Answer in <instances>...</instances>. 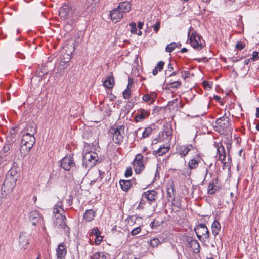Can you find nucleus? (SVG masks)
<instances>
[{
	"mask_svg": "<svg viewBox=\"0 0 259 259\" xmlns=\"http://www.w3.org/2000/svg\"><path fill=\"white\" fill-rule=\"evenodd\" d=\"M74 12L71 8L68 5L62 6L59 12V15L64 20L67 19V24L72 25L73 21L77 19V15H74Z\"/></svg>",
	"mask_w": 259,
	"mask_h": 259,
	"instance_id": "f257e3e1",
	"label": "nucleus"
},
{
	"mask_svg": "<svg viewBox=\"0 0 259 259\" xmlns=\"http://www.w3.org/2000/svg\"><path fill=\"white\" fill-rule=\"evenodd\" d=\"M15 174H16V173L12 169L9 171L6 174L2 187L4 191H11L14 187L17 181V178Z\"/></svg>",
	"mask_w": 259,
	"mask_h": 259,
	"instance_id": "f03ea898",
	"label": "nucleus"
},
{
	"mask_svg": "<svg viewBox=\"0 0 259 259\" xmlns=\"http://www.w3.org/2000/svg\"><path fill=\"white\" fill-rule=\"evenodd\" d=\"M98 160V154L95 152L89 151L82 157V165L85 168H91L96 164Z\"/></svg>",
	"mask_w": 259,
	"mask_h": 259,
	"instance_id": "7ed1b4c3",
	"label": "nucleus"
},
{
	"mask_svg": "<svg viewBox=\"0 0 259 259\" xmlns=\"http://www.w3.org/2000/svg\"><path fill=\"white\" fill-rule=\"evenodd\" d=\"M35 142V139L33 136L26 133L23 135L21 140L20 152L22 153L24 152L25 154H26V153H28L30 151Z\"/></svg>",
	"mask_w": 259,
	"mask_h": 259,
	"instance_id": "20e7f679",
	"label": "nucleus"
},
{
	"mask_svg": "<svg viewBox=\"0 0 259 259\" xmlns=\"http://www.w3.org/2000/svg\"><path fill=\"white\" fill-rule=\"evenodd\" d=\"M54 227L57 229H62L66 234L69 233V228L66 223L65 215L62 214H55L53 218Z\"/></svg>",
	"mask_w": 259,
	"mask_h": 259,
	"instance_id": "39448f33",
	"label": "nucleus"
},
{
	"mask_svg": "<svg viewBox=\"0 0 259 259\" xmlns=\"http://www.w3.org/2000/svg\"><path fill=\"white\" fill-rule=\"evenodd\" d=\"M194 231L196 233L197 238L201 242H205L209 238V231L204 224H199L197 225Z\"/></svg>",
	"mask_w": 259,
	"mask_h": 259,
	"instance_id": "423d86ee",
	"label": "nucleus"
},
{
	"mask_svg": "<svg viewBox=\"0 0 259 259\" xmlns=\"http://www.w3.org/2000/svg\"><path fill=\"white\" fill-rule=\"evenodd\" d=\"M110 132L113 135V140L116 144H119L122 142L124 134L123 125L114 126L111 127Z\"/></svg>",
	"mask_w": 259,
	"mask_h": 259,
	"instance_id": "0eeeda50",
	"label": "nucleus"
},
{
	"mask_svg": "<svg viewBox=\"0 0 259 259\" xmlns=\"http://www.w3.org/2000/svg\"><path fill=\"white\" fill-rule=\"evenodd\" d=\"M194 30L192 27H191L188 33V37H189L191 46L193 48L197 50H201L203 48V45L199 41H200L201 36L198 35L196 31H194L190 34V31Z\"/></svg>",
	"mask_w": 259,
	"mask_h": 259,
	"instance_id": "6e6552de",
	"label": "nucleus"
},
{
	"mask_svg": "<svg viewBox=\"0 0 259 259\" xmlns=\"http://www.w3.org/2000/svg\"><path fill=\"white\" fill-rule=\"evenodd\" d=\"M172 130L171 125L167 123L164 125L163 131L159 133L158 139L159 141H169L171 140Z\"/></svg>",
	"mask_w": 259,
	"mask_h": 259,
	"instance_id": "1a4fd4ad",
	"label": "nucleus"
},
{
	"mask_svg": "<svg viewBox=\"0 0 259 259\" xmlns=\"http://www.w3.org/2000/svg\"><path fill=\"white\" fill-rule=\"evenodd\" d=\"M75 165L73 158L70 155L66 156L61 160V167L66 171L70 170Z\"/></svg>",
	"mask_w": 259,
	"mask_h": 259,
	"instance_id": "9d476101",
	"label": "nucleus"
},
{
	"mask_svg": "<svg viewBox=\"0 0 259 259\" xmlns=\"http://www.w3.org/2000/svg\"><path fill=\"white\" fill-rule=\"evenodd\" d=\"M230 119L228 117L223 116L216 120V124L219 127L220 131L226 132L229 131L230 125Z\"/></svg>",
	"mask_w": 259,
	"mask_h": 259,
	"instance_id": "9b49d317",
	"label": "nucleus"
},
{
	"mask_svg": "<svg viewBox=\"0 0 259 259\" xmlns=\"http://www.w3.org/2000/svg\"><path fill=\"white\" fill-rule=\"evenodd\" d=\"M214 146L217 149V154L219 156V159L222 162H223L226 157V152L225 147L222 145L221 143L214 142Z\"/></svg>",
	"mask_w": 259,
	"mask_h": 259,
	"instance_id": "f8f14e48",
	"label": "nucleus"
},
{
	"mask_svg": "<svg viewBox=\"0 0 259 259\" xmlns=\"http://www.w3.org/2000/svg\"><path fill=\"white\" fill-rule=\"evenodd\" d=\"M91 5H92V3L90 1V0H86L85 4H82L79 6L77 11L78 14H76L77 16L79 15L81 17L86 16L89 13L88 9L89 8Z\"/></svg>",
	"mask_w": 259,
	"mask_h": 259,
	"instance_id": "ddd939ff",
	"label": "nucleus"
},
{
	"mask_svg": "<svg viewBox=\"0 0 259 259\" xmlns=\"http://www.w3.org/2000/svg\"><path fill=\"white\" fill-rule=\"evenodd\" d=\"M157 192L154 190H148L142 194V197L146 199L149 202L151 203L156 201L158 197Z\"/></svg>",
	"mask_w": 259,
	"mask_h": 259,
	"instance_id": "4468645a",
	"label": "nucleus"
},
{
	"mask_svg": "<svg viewBox=\"0 0 259 259\" xmlns=\"http://www.w3.org/2000/svg\"><path fill=\"white\" fill-rule=\"evenodd\" d=\"M111 19L114 23H117L123 17L122 13L117 8H115L110 13Z\"/></svg>",
	"mask_w": 259,
	"mask_h": 259,
	"instance_id": "2eb2a0df",
	"label": "nucleus"
},
{
	"mask_svg": "<svg viewBox=\"0 0 259 259\" xmlns=\"http://www.w3.org/2000/svg\"><path fill=\"white\" fill-rule=\"evenodd\" d=\"M149 115V111L141 108L138 110V113L136 116L135 120L137 122L143 121L145 119L148 117Z\"/></svg>",
	"mask_w": 259,
	"mask_h": 259,
	"instance_id": "dca6fc26",
	"label": "nucleus"
},
{
	"mask_svg": "<svg viewBox=\"0 0 259 259\" xmlns=\"http://www.w3.org/2000/svg\"><path fill=\"white\" fill-rule=\"evenodd\" d=\"M57 259H63L64 258L66 253L67 250L65 246L63 243L59 244L56 249Z\"/></svg>",
	"mask_w": 259,
	"mask_h": 259,
	"instance_id": "f3484780",
	"label": "nucleus"
},
{
	"mask_svg": "<svg viewBox=\"0 0 259 259\" xmlns=\"http://www.w3.org/2000/svg\"><path fill=\"white\" fill-rule=\"evenodd\" d=\"M132 182L136 184V180H121L119 181V184L122 190L127 192L131 188Z\"/></svg>",
	"mask_w": 259,
	"mask_h": 259,
	"instance_id": "a211bd4d",
	"label": "nucleus"
},
{
	"mask_svg": "<svg viewBox=\"0 0 259 259\" xmlns=\"http://www.w3.org/2000/svg\"><path fill=\"white\" fill-rule=\"evenodd\" d=\"M30 235L27 233L22 232L19 236V243L22 247L26 248L29 244Z\"/></svg>",
	"mask_w": 259,
	"mask_h": 259,
	"instance_id": "6ab92c4d",
	"label": "nucleus"
},
{
	"mask_svg": "<svg viewBox=\"0 0 259 259\" xmlns=\"http://www.w3.org/2000/svg\"><path fill=\"white\" fill-rule=\"evenodd\" d=\"M202 160L199 154H197L194 158L190 160L188 163V167L190 169H196L198 166V164L200 163L201 160Z\"/></svg>",
	"mask_w": 259,
	"mask_h": 259,
	"instance_id": "aec40b11",
	"label": "nucleus"
},
{
	"mask_svg": "<svg viewBox=\"0 0 259 259\" xmlns=\"http://www.w3.org/2000/svg\"><path fill=\"white\" fill-rule=\"evenodd\" d=\"M187 242L189 246L194 249V252L198 253L199 252L200 245L197 240L193 239L192 237H187Z\"/></svg>",
	"mask_w": 259,
	"mask_h": 259,
	"instance_id": "412c9836",
	"label": "nucleus"
},
{
	"mask_svg": "<svg viewBox=\"0 0 259 259\" xmlns=\"http://www.w3.org/2000/svg\"><path fill=\"white\" fill-rule=\"evenodd\" d=\"M41 219L40 214L37 211H32L30 213V220L33 225H36Z\"/></svg>",
	"mask_w": 259,
	"mask_h": 259,
	"instance_id": "4be33fe9",
	"label": "nucleus"
},
{
	"mask_svg": "<svg viewBox=\"0 0 259 259\" xmlns=\"http://www.w3.org/2000/svg\"><path fill=\"white\" fill-rule=\"evenodd\" d=\"M117 8L122 12V13H126L129 12L131 9V5L129 2L125 1L123 2H121Z\"/></svg>",
	"mask_w": 259,
	"mask_h": 259,
	"instance_id": "5701e85b",
	"label": "nucleus"
},
{
	"mask_svg": "<svg viewBox=\"0 0 259 259\" xmlns=\"http://www.w3.org/2000/svg\"><path fill=\"white\" fill-rule=\"evenodd\" d=\"M192 149L193 147L192 145L181 146L178 150V153L182 156H185Z\"/></svg>",
	"mask_w": 259,
	"mask_h": 259,
	"instance_id": "b1692460",
	"label": "nucleus"
},
{
	"mask_svg": "<svg viewBox=\"0 0 259 259\" xmlns=\"http://www.w3.org/2000/svg\"><path fill=\"white\" fill-rule=\"evenodd\" d=\"M133 166L135 172L140 174L145 168L143 162H133Z\"/></svg>",
	"mask_w": 259,
	"mask_h": 259,
	"instance_id": "393cba45",
	"label": "nucleus"
},
{
	"mask_svg": "<svg viewBox=\"0 0 259 259\" xmlns=\"http://www.w3.org/2000/svg\"><path fill=\"white\" fill-rule=\"evenodd\" d=\"M221 228V225L220 223L217 220H214L212 224L211 229L212 233L214 236L218 234Z\"/></svg>",
	"mask_w": 259,
	"mask_h": 259,
	"instance_id": "a878e982",
	"label": "nucleus"
},
{
	"mask_svg": "<svg viewBox=\"0 0 259 259\" xmlns=\"http://www.w3.org/2000/svg\"><path fill=\"white\" fill-rule=\"evenodd\" d=\"M114 84V80L112 75L109 76L104 82V85L108 89L112 88Z\"/></svg>",
	"mask_w": 259,
	"mask_h": 259,
	"instance_id": "bb28decb",
	"label": "nucleus"
},
{
	"mask_svg": "<svg viewBox=\"0 0 259 259\" xmlns=\"http://www.w3.org/2000/svg\"><path fill=\"white\" fill-rule=\"evenodd\" d=\"M83 217L87 221H91L95 217V212L91 209L87 210L84 213Z\"/></svg>",
	"mask_w": 259,
	"mask_h": 259,
	"instance_id": "cd10ccee",
	"label": "nucleus"
},
{
	"mask_svg": "<svg viewBox=\"0 0 259 259\" xmlns=\"http://www.w3.org/2000/svg\"><path fill=\"white\" fill-rule=\"evenodd\" d=\"M36 125L34 123H29L27 126V131L28 132L26 133L29 135L33 136L36 131Z\"/></svg>",
	"mask_w": 259,
	"mask_h": 259,
	"instance_id": "c85d7f7f",
	"label": "nucleus"
},
{
	"mask_svg": "<svg viewBox=\"0 0 259 259\" xmlns=\"http://www.w3.org/2000/svg\"><path fill=\"white\" fill-rule=\"evenodd\" d=\"M135 105V100L133 99H131L124 106V114L126 115L129 113L130 110L133 108Z\"/></svg>",
	"mask_w": 259,
	"mask_h": 259,
	"instance_id": "c756f323",
	"label": "nucleus"
},
{
	"mask_svg": "<svg viewBox=\"0 0 259 259\" xmlns=\"http://www.w3.org/2000/svg\"><path fill=\"white\" fill-rule=\"evenodd\" d=\"M169 150V148L167 147H160L157 150L154 151L153 154L155 155L162 156L167 153Z\"/></svg>",
	"mask_w": 259,
	"mask_h": 259,
	"instance_id": "7c9ffc66",
	"label": "nucleus"
},
{
	"mask_svg": "<svg viewBox=\"0 0 259 259\" xmlns=\"http://www.w3.org/2000/svg\"><path fill=\"white\" fill-rule=\"evenodd\" d=\"M181 85V82L180 81H176L172 82H171V81H169L166 85V89H177L179 88Z\"/></svg>",
	"mask_w": 259,
	"mask_h": 259,
	"instance_id": "2f4dec72",
	"label": "nucleus"
},
{
	"mask_svg": "<svg viewBox=\"0 0 259 259\" xmlns=\"http://www.w3.org/2000/svg\"><path fill=\"white\" fill-rule=\"evenodd\" d=\"M217 190L218 187L214 185V181L209 183L207 188V192L209 194H213Z\"/></svg>",
	"mask_w": 259,
	"mask_h": 259,
	"instance_id": "473e14b6",
	"label": "nucleus"
},
{
	"mask_svg": "<svg viewBox=\"0 0 259 259\" xmlns=\"http://www.w3.org/2000/svg\"><path fill=\"white\" fill-rule=\"evenodd\" d=\"M60 211L64 212V210L61 207V203L59 202L55 205L53 210V213L54 214V215L62 214V212H60Z\"/></svg>",
	"mask_w": 259,
	"mask_h": 259,
	"instance_id": "72a5a7b5",
	"label": "nucleus"
},
{
	"mask_svg": "<svg viewBox=\"0 0 259 259\" xmlns=\"http://www.w3.org/2000/svg\"><path fill=\"white\" fill-rule=\"evenodd\" d=\"M91 259H106V256L104 252H98L92 255Z\"/></svg>",
	"mask_w": 259,
	"mask_h": 259,
	"instance_id": "f704fd0d",
	"label": "nucleus"
},
{
	"mask_svg": "<svg viewBox=\"0 0 259 259\" xmlns=\"http://www.w3.org/2000/svg\"><path fill=\"white\" fill-rule=\"evenodd\" d=\"M60 59L61 63H63L64 64L68 63L71 59L70 55L68 53H64L62 54L60 56Z\"/></svg>",
	"mask_w": 259,
	"mask_h": 259,
	"instance_id": "c9c22d12",
	"label": "nucleus"
},
{
	"mask_svg": "<svg viewBox=\"0 0 259 259\" xmlns=\"http://www.w3.org/2000/svg\"><path fill=\"white\" fill-rule=\"evenodd\" d=\"M142 99L145 102L149 101V104H152L155 101V99L153 98H151L150 96L148 94L144 95Z\"/></svg>",
	"mask_w": 259,
	"mask_h": 259,
	"instance_id": "e433bc0d",
	"label": "nucleus"
},
{
	"mask_svg": "<svg viewBox=\"0 0 259 259\" xmlns=\"http://www.w3.org/2000/svg\"><path fill=\"white\" fill-rule=\"evenodd\" d=\"M177 45L176 44L175 42L170 43L167 45L165 48V51L167 52H172L176 48Z\"/></svg>",
	"mask_w": 259,
	"mask_h": 259,
	"instance_id": "4c0bfd02",
	"label": "nucleus"
},
{
	"mask_svg": "<svg viewBox=\"0 0 259 259\" xmlns=\"http://www.w3.org/2000/svg\"><path fill=\"white\" fill-rule=\"evenodd\" d=\"M152 132V129L151 127H146L142 134V138H145L148 137L150 135H151Z\"/></svg>",
	"mask_w": 259,
	"mask_h": 259,
	"instance_id": "58836bf2",
	"label": "nucleus"
},
{
	"mask_svg": "<svg viewBox=\"0 0 259 259\" xmlns=\"http://www.w3.org/2000/svg\"><path fill=\"white\" fill-rule=\"evenodd\" d=\"M128 84L127 88L123 92V97L124 99H128L131 96V90Z\"/></svg>",
	"mask_w": 259,
	"mask_h": 259,
	"instance_id": "ea45409f",
	"label": "nucleus"
},
{
	"mask_svg": "<svg viewBox=\"0 0 259 259\" xmlns=\"http://www.w3.org/2000/svg\"><path fill=\"white\" fill-rule=\"evenodd\" d=\"M164 65V62L163 61H160L157 64L155 68H156V69H158L159 71H161L163 69Z\"/></svg>",
	"mask_w": 259,
	"mask_h": 259,
	"instance_id": "a19ab883",
	"label": "nucleus"
},
{
	"mask_svg": "<svg viewBox=\"0 0 259 259\" xmlns=\"http://www.w3.org/2000/svg\"><path fill=\"white\" fill-rule=\"evenodd\" d=\"M130 26L131 27V32L132 33L136 34L137 33V29L136 27V24L134 22H132L130 24Z\"/></svg>",
	"mask_w": 259,
	"mask_h": 259,
	"instance_id": "79ce46f5",
	"label": "nucleus"
},
{
	"mask_svg": "<svg viewBox=\"0 0 259 259\" xmlns=\"http://www.w3.org/2000/svg\"><path fill=\"white\" fill-rule=\"evenodd\" d=\"M159 243V240L155 238H153L150 242L151 245L153 247H156L158 246Z\"/></svg>",
	"mask_w": 259,
	"mask_h": 259,
	"instance_id": "37998d69",
	"label": "nucleus"
},
{
	"mask_svg": "<svg viewBox=\"0 0 259 259\" xmlns=\"http://www.w3.org/2000/svg\"><path fill=\"white\" fill-rule=\"evenodd\" d=\"M181 76L182 77L186 80V79L189 77V75L190 74V71H181Z\"/></svg>",
	"mask_w": 259,
	"mask_h": 259,
	"instance_id": "c03bdc74",
	"label": "nucleus"
},
{
	"mask_svg": "<svg viewBox=\"0 0 259 259\" xmlns=\"http://www.w3.org/2000/svg\"><path fill=\"white\" fill-rule=\"evenodd\" d=\"M133 162H143V156L140 154H137Z\"/></svg>",
	"mask_w": 259,
	"mask_h": 259,
	"instance_id": "a18cd8bd",
	"label": "nucleus"
},
{
	"mask_svg": "<svg viewBox=\"0 0 259 259\" xmlns=\"http://www.w3.org/2000/svg\"><path fill=\"white\" fill-rule=\"evenodd\" d=\"M10 147V144H5L4 145V146L3 147V148L2 149V150L0 151V152L4 153V154H6L9 151Z\"/></svg>",
	"mask_w": 259,
	"mask_h": 259,
	"instance_id": "49530a36",
	"label": "nucleus"
},
{
	"mask_svg": "<svg viewBox=\"0 0 259 259\" xmlns=\"http://www.w3.org/2000/svg\"><path fill=\"white\" fill-rule=\"evenodd\" d=\"M259 53L257 51H253L252 53V57L250 58L251 60L255 61L259 59Z\"/></svg>",
	"mask_w": 259,
	"mask_h": 259,
	"instance_id": "de8ad7c7",
	"label": "nucleus"
},
{
	"mask_svg": "<svg viewBox=\"0 0 259 259\" xmlns=\"http://www.w3.org/2000/svg\"><path fill=\"white\" fill-rule=\"evenodd\" d=\"M141 231V228L140 227H136V228L133 229L131 231V234L133 236L136 235L138 234Z\"/></svg>",
	"mask_w": 259,
	"mask_h": 259,
	"instance_id": "09e8293b",
	"label": "nucleus"
},
{
	"mask_svg": "<svg viewBox=\"0 0 259 259\" xmlns=\"http://www.w3.org/2000/svg\"><path fill=\"white\" fill-rule=\"evenodd\" d=\"M132 175V169L131 167H128L124 174L126 177H129Z\"/></svg>",
	"mask_w": 259,
	"mask_h": 259,
	"instance_id": "8fccbe9b",
	"label": "nucleus"
},
{
	"mask_svg": "<svg viewBox=\"0 0 259 259\" xmlns=\"http://www.w3.org/2000/svg\"><path fill=\"white\" fill-rule=\"evenodd\" d=\"M92 234L94 235L95 237L100 235V231L98 228H93L92 230Z\"/></svg>",
	"mask_w": 259,
	"mask_h": 259,
	"instance_id": "3c124183",
	"label": "nucleus"
},
{
	"mask_svg": "<svg viewBox=\"0 0 259 259\" xmlns=\"http://www.w3.org/2000/svg\"><path fill=\"white\" fill-rule=\"evenodd\" d=\"M153 27L154 30L155 31V32L157 33L160 27V21L157 22L156 23L153 25Z\"/></svg>",
	"mask_w": 259,
	"mask_h": 259,
	"instance_id": "603ef678",
	"label": "nucleus"
},
{
	"mask_svg": "<svg viewBox=\"0 0 259 259\" xmlns=\"http://www.w3.org/2000/svg\"><path fill=\"white\" fill-rule=\"evenodd\" d=\"M7 156V154H4L0 152V163H2V162L6 160V158Z\"/></svg>",
	"mask_w": 259,
	"mask_h": 259,
	"instance_id": "864d4df0",
	"label": "nucleus"
},
{
	"mask_svg": "<svg viewBox=\"0 0 259 259\" xmlns=\"http://www.w3.org/2000/svg\"><path fill=\"white\" fill-rule=\"evenodd\" d=\"M244 47L245 45L242 43L241 42H238L236 45V48L239 50H241Z\"/></svg>",
	"mask_w": 259,
	"mask_h": 259,
	"instance_id": "5fc2aeb1",
	"label": "nucleus"
},
{
	"mask_svg": "<svg viewBox=\"0 0 259 259\" xmlns=\"http://www.w3.org/2000/svg\"><path fill=\"white\" fill-rule=\"evenodd\" d=\"M103 239L101 235L98 236L96 237L95 239V243L96 244H100L101 242H102Z\"/></svg>",
	"mask_w": 259,
	"mask_h": 259,
	"instance_id": "6e6d98bb",
	"label": "nucleus"
},
{
	"mask_svg": "<svg viewBox=\"0 0 259 259\" xmlns=\"http://www.w3.org/2000/svg\"><path fill=\"white\" fill-rule=\"evenodd\" d=\"M16 57L21 59H24L25 58V55L19 52H17L16 54Z\"/></svg>",
	"mask_w": 259,
	"mask_h": 259,
	"instance_id": "4d7b16f0",
	"label": "nucleus"
},
{
	"mask_svg": "<svg viewBox=\"0 0 259 259\" xmlns=\"http://www.w3.org/2000/svg\"><path fill=\"white\" fill-rule=\"evenodd\" d=\"M225 144L226 145V148L228 153V155H229L230 150L231 148V144L229 141H228L226 143H225Z\"/></svg>",
	"mask_w": 259,
	"mask_h": 259,
	"instance_id": "13d9d810",
	"label": "nucleus"
},
{
	"mask_svg": "<svg viewBox=\"0 0 259 259\" xmlns=\"http://www.w3.org/2000/svg\"><path fill=\"white\" fill-rule=\"evenodd\" d=\"M174 69V68L172 67V64L171 63H169L168 65V69L166 71H165V74H166V73L167 71L171 72Z\"/></svg>",
	"mask_w": 259,
	"mask_h": 259,
	"instance_id": "bf43d9fd",
	"label": "nucleus"
},
{
	"mask_svg": "<svg viewBox=\"0 0 259 259\" xmlns=\"http://www.w3.org/2000/svg\"><path fill=\"white\" fill-rule=\"evenodd\" d=\"M45 73L43 72L42 71H37L36 72V76L38 77H42L44 76Z\"/></svg>",
	"mask_w": 259,
	"mask_h": 259,
	"instance_id": "052dcab7",
	"label": "nucleus"
},
{
	"mask_svg": "<svg viewBox=\"0 0 259 259\" xmlns=\"http://www.w3.org/2000/svg\"><path fill=\"white\" fill-rule=\"evenodd\" d=\"M144 25V23L141 21H139L138 23V27L139 29H142Z\"/></svg>",
	"mask_w": 259,
	"mask_h": 259,
	"instance_id": "680f3d73",
	"label": "nucleus"
},
{
	"mask_svg": "<svg viewBox=\"0 0 259 259\" xmlns=\"http://www.w3.org/2000/svg\"><path fill=\"white\" fill-rule=\"evenodd\" d=\"M178 74V71H174L173 72H172L168 77H167V79L168 80L170 77L173 76H175V75H176Z\"/></svg>",
	"mask_w": 259,
	"mask_h": 259,
	"instance_id": "e2e57ef3",
	"label": "nucleus"
},
{
	"mask_svg": "<svg viewBox=\"0 0 259 259\" xmlns=\"http://www.w3.org/2000/svg\"><path fill=\"white\" fill-rule=\"evenodd\" d=\"M206 57H203L202 58H195L194 59L195 60H196L197 61L200 62L202 61H204L205 59H206Z\"/></svg>",
	"mask_w": 259,
	"mask_h": 259,
	"instance_id": "0e129e2a",
	"label": "nucleus"
},
{
	"mask_svg": "<svg viewBox=\"0 0 259 259\" xmlns=\"http://www.w3.org/2000/svg\"><path fill=\"white\" fill-rule=\"evenodd\" d=\"M158 71H159V70L158 69H156V68H155L153 69V72H152L153 75L154 76L156 75L157 74Z\"/></svg>",
	"mask_w": 259,
	"mask_h": 259,
	"instance_id": "69168bd1",
	"label": "nucleus"
},
{
	"mask_svg": "<svg viewBox=\"0 0 259 259\" xmlns=\"http://www.w3.org/2000/svg\"><path fill=\"white\" fill-rule=\"evenodd\" d=\"M250 59H245V61H244V65H248L249 64V63L250 62Z\"/></svg>",
	"mask_w": 259,
	"mask_h": 259,
	"instance_id": "338daca9",
	"label": "nucleus"
},
{
	"mask_svg": "<svg viewBox=\"0 0 259 259\" xmlns=\"http://www.w3.org/2000/svg\"><path fill=\"white\" fill-rule=\"evenodd\" d=\"M256 111L255 116L257 118H259V107L256 108Z\"/></svg>",
	"mask_w": 259,
	"mask_h": 259,
	"instance_id": "774afa93",
	"label": "nucleus"
}]
</instances>
